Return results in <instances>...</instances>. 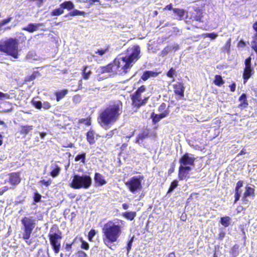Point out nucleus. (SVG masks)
I'll return each instance as SVG.
<instances>
[{
  "mask_svg": "<svg viewBox=\"0 0 257 257\" xmlns=\"http://www.w3.org/2000/svg\"><path fill=\"white\" fill-rule=\"evenodd\" d=\"M123 109L121 102L110 104L101 110L97 118L101 126H110L114 123L122 113Z\"/></svg>",
  "mask_w": 257,
  "mask_h": 257,
  "instance_id": "1",
  "label": "nucleus"
},
{
  "mask_svg": "<svg viewBox=\"0 0 257 257\" xmlns=\"http://www.w3.org/2000/svg\"><path fill=\"white\" fill-rule=\"evenodd\" d=\"M120 222L121 224L109 220L102 228L103 242L111 249H112L111 244L117 241L122 233L123 221L120 220Z\"/></svg>",
  "mask_w": 257,
  "mask_h": 257,
  "instance_id": "2",
  "label": "nucleus"
},
{
  "mask_svg": "<svg viewBox=\"0 0 257 257\" xmlns=\"http://www.w3.org/2000/svg\"><path fill=\"white\" fill-rule=\"evenodd\" d=\"M19 40L16 38H9L0 41V51L15 59L19 57Z\"/></svg>",
  "mask_w": 257,
  "mask_h": 257,
  "instance_id": "3",
  "label": "nucleus"
},
{
  "mask_svg": "<svg viewBox=\"0 0 257 257\" xmlns=\"http://www.w3.org/2000/svg\"><path fill=\"white\" fill-rule=\"evenodd\" d=\"M22 224V238L24 240L29 239L36 225V219L32 216H24L21 220Z\"/></svg>",
  "mask_w": 257,
  "mask_h": 257,
  "instance_id": "4",
  "label": "nucleus"
},
{
  "mask_svg": "<svg viewBox=\"0 0 257 257\" xmlns=\"http://www.w3.org/2000/svg\"><path fill=\"white\" fill-rule=\"evenodd\" d=\"M48 237L54 252L58 253L61 248V239L63 237L61 231L58 227L53 226L50 229Z\"/></svg>",
  "mask_w": 257,
  "mask_h": 257,
  "instance_id": "5",
  "label": "nucleus"
},
{
  "mask_svg": "<svg viewBox=\"0 0 257 257\" xmlns=\"http://www.w3.org/2000/svg\"><path fill=\"white\" fill-rule=\"evenodd\" d=\"M112 63L115 74L118 73L120 75H125L130 71L133 67V64L128 63L123 56L115 58Z\"/></svg>",
  "mask_w": 257,
  "mask_h": 257,
  "instance_id": "6",
  "label": "nucleus"
},
{
  "mask_svg": "<svg viewBox=\"0 0 257 257\" xmlns=\"http://www.w3.org/2000/svg\"><path fill=\"white\" fill-rule=\"evenodd\" d=\"M91 183L92 179L89 175L82 176L74 175L70 184V186L74 189H87L91 186Z\"/></svg>",
  "mask_w": 257,
  "mask_h": 257,
  "instance_id": "7",
  "label": "nucleus"
},
{
  "mask_svg": "<svg viewBox=\"0 0 257 257\" xmlns=\"http://www.w3.org/2000/svg\"><path fill=\"white\" fill-rule=\"evenodd\" d=\"M141 49L139 45H135L129 47L123 54V57L131 64L135 63L141 57Z\"/></svg>",
  "mask_w": 257,
  "mask_h": 257,
  "instance_id": "8",
  "label": "nucleus"
},
{
  "mask_svg": "<svg viewBox=\"0 0 257 257\" xmlns=\"http://www.w3.org/2000/svg\"><path fill=\"white\" fill-rule=\"evenodd\" d=\"M143 175L133 176L124 183L130 192L135 193L142 189V181L144 179Z\"/></svg>",
  "mask_w": 257,
  "mask_h": 257,
  "instance_id": "9",
  "label": "nucleus"
},
{
  "mask_svg": "<svg viewBox=\"0 0 257 257\" xmlns=\"http://www.w3.org/2000/svg\"><path fill=\"white\" fill-rule=\"evenodd\" d=\"M203 17L202 10L198 7H193L192 11L187 13L185 22L188 24H192L194 21L202 22Z\"/></svg>",
  "mask_w": 257,
  "mask_h": 257,
  "instance_id": "10",
  "label": "nucleus"
},
{
  "mask_svg": "<svg viewBox=\"0 0 257 257\" xmlns=\"http://www.w3.org/2000/svg\"><path fill=\"white\" fill-rule=\"evenodd\" d=\"M251 58L249 56L244 60L245 66L243 68L242 72V78L243 83L245 84L248 79L253 75L254 73V69L251 66Z\"/></svg>",
  "mask_w": 257,
  "mask_h": 257,
  "instance_id": "11",
  "label": "nucleus"
},
{
  "mask_svg": "<svg viewBox=\"0 0 257 257\" xmlns=\"http://www.w3.org/2000/svg\"><path fill=\"white\" fill-rule=\"evenodd\" d=\"M74 8V5L70 1H64L59 5V7L54 9L51 12L52 16H59L63 14L64 12V10L66 9L70 11Z\"/></svg>",
  "mask_w": 257,
  "mask_h": 257,
  "instance_id": "12",
  "label": "nucleus"
},
{
  "mask_svg": "<svg viewBox=\"0 0 257 257\" xmlns=\"http://www.w3.org/2000/svg\"><path fill=\"white\" fill-rule=\"evenodd\" d=\"M146 87L145 85H141L133 94L131 95L132 104L134 106L137 107L138 103H139L140 100L142 99L141 94L146 91Z\"/></svg>",
  "mask_w": 257,
  "mask_h": 257,
  "instance_id": "13",
  "label": "nucleus"
},
{
  "mask_svg": "<svg viewBox=\"0 0 257 257\" xmlns=\"http://www.w3.org/2000/svg\"><path fill=\"white\" fill-rule=\"evenodd\" d=\"M245 190L242 195V200L247 201V198L250 197L253 199L255 196V186H250L249 184L246 185L244 188Z\"/></svg>",
  "mask_w": 257,
  "mask_h": 257,
  "instance_id": "14",
  "label": "nucleus"
},
{
  "mask_svg": "<svg viewBox=\"0 0 257 257\" xmlns=\"http://www.w3.org/2000/svg\"><path fill=\"white\" fill-rule=\"evenodd\" d=\"M196 158L194 157H190L188 153H185L179 159L180 165L194 166V162Z\"/></svg>",
  "mask_w": 257,
  "mask_h": 257,
  "instance_id": "15",
  "label": "nucleus"
},
{
  "mask_svg": "<svg viewBox=\"0 0 257 257\" xmlns=\"http://www.w3.org/2000/svg\"><path fill=\"white\" fill-rule=\"evenodd\" d=\"M151 137L150 134V130L149 128H146L139 133L137 137L136 138L135 142L136 143H140L142 142L145 139L149 138Z\"/></svg>",
  "mask_w": 257,
  "mask_h": 257,
  "instance_id": "16",
  "label": "nucleus"
},
{
  "mask_svg": "<svg viewBox=\"0 0 257 257\" xmlns=\"http://www.w3.org/2000/svg\"><path fill=\"white\" fill-rule=\"evenodd\" d=\"M8 182L11 185L16 186L19 184L21 180L20 172H13L9 174Z\"/></svg>",
  "mask_w": 257,
  "mask_h": 257,
  "instance_id": "17",
  "label": "nucleus"
},
{
  "mask_svg": "<svg viewBox=\"0 0 257 257\" xmlns=\"http://www.w3.org/2000/svg\"><path fill=\"white\" fill-rule=\"evenodd\" d=\"M174 93L181 97L184 95L185 86L182 82H177L173 85Z\"/></svg>",
  "mask_w": 257,
  "mask_h": 257,
  "instance_id": "18",
  "label": "nucleus"
},
{
  "mask_svg": "<svg viewBox=\"0 0 257 257\" xmlns=\"http://www.w3.org/2000/svg\"><path fill=\"white\" fill-rule=\"evenodd\" d=\"M98 71L99 73L101 74L105 73H112L113 74H115V70L114 69L112 62L106 66H100L98 69Z\"/></svg>",
  "mask_w": 257,
  "mask_h": 257,
  "instance_id": "19",
  "label": "nucleus"
},
{
  "mask_svg": "<svg viewBox=\"0 0 257 257\" xmlns=\"http://www.w3.org/2000/svg\"><path fill=\"white\" fill-rule=\"evenodd\" d=\"M159 73L160 72H157L156 71L146 70L142 75L141 79L145 81L150 77H157L159 74Z\"/></svg>",
  "mask_w": 257,
  "mask_h": 257,
  "instance_id": "20",
  "label": "nucleus"
},
{
  "mask_svg": "<svg viewBox=\"0 0 257 257\" xmlns=\"http://www.w3.org/2000/svg\"><path fill=\"white\" fill-rule=\"evenodd\" d=\"M95 184L97 186H102L106 183V181L102 174L96 172L94 177Z\"/></svg>",
  "mask_w": 257,
  "mask_h": 257,
  "instance_id": "21",
  "label": "nucleus"
},
{
  "mask_svg": "<svg viewBox=\"0 0 257 257\" xmlns=\"http://www.w3.org/2000/svg\"><path fill=\"white\" fill-rule=\"evenodd\" d=\"M238 101L240 102L238 105V107L241 109L246 108L248 105V103L247 100V95L245 93H242L238 98Z\"/></svg>",
  "mask_w": 257,
  "mask_h": 257,
  "instance_id": "22",
  "label": "nucleus"
},
{
  "mask_svg": "<svg viewBox=\"0 0 257 257\" xmlns=\"http://www.w3.org/2000/svg\"><path fill=\"white\" fill-rule=\"evenodd\" d=\"M81 71L82 78L84 80L88 79L92 74L91 67L88 65L84 66L81 69Z\"/></svg>",
  "mask_w": 257,
  "mask_h": 257,
  "instance_id": "23",
  "label": "nucleus"
},
{
  "mask_svg": "<svg viewBox=\"0 0 257 257\" xmlns=\"http://www.w3.org/2000/svg\"><path fill=\"white\" fill-rule=\"evenodd\" d=\"M41 23H29L27 26L22 28V30L26 31L29 33H33L38 30V28L40 26H42Z\"/></svg>",
  "mask_w": 257,
  "mask_h": 257,
  "instance_id": "24",
  "label": "nucleus"
},
{
  "mask_svg": "<svg viewBox=\"0 0 257 257\" xmlns=\"http://www.w3.org/2000/svg\"><path fill=\"white\" fill-rule=\"evenodd\" d=\"M167 116V112L161 113L159 114H157L155 112H152L151 115V118L154 124L159 122L161 119Z\"/></svg>",
  "mask_w": 257,
  "mask_h": 257,
  "instance_id": "25",
  "label": "nucleus"
},
{
  "mask_svg": "<svg viewBox=\"0 0 257 257\" xmlns=\"http://www.w3.org/2000/svg\"><path fill=\"white\" fill-rule=\"evenodd\" d=\"M21 130L19 131L20 134L26 135L33 130L34 126L32 125H21Z\"/></svg>",
  "mask_w": 257,
  "mask_h": 257,
  "instance_id": "26",
  "label": "nucleus"
},
{
  "mask_svg": "<svg viewBox=\"0 0 257 257\" xmlns=\"http://www.w3.org/2000/svg\"><path fill=\"white\" fill-rule=\"evenodd\" d=\"M173 13L174 15L178 16V18H177V20H178L179 21H181L184 18V16L185 14V11L183 9L174 8Z\"/></svg>",
  "mask_w": 257,
  "mask_h": 257,
  "instance_id": "27",
  "label": "nucleus"
},
{
  "mask_svg": "<svg viewBox=\"0 0 257 257\" xmlns=\"http://www.w3.org/2000/svg\"><path fill=\"white\" fill-rule=\"evenodd\" d=\"M86 140L90 145H93L95 143L94 132L92 130H90L86 134Z\"/></svg>",
  "mask_w": 257,
  "mask_h": 257,
  "instance_id": "28",
  "label": "nucleus"
},
{
  "mask_svg": "<svg viewBox=\"0 0 257 257\" xmlns=\"http://www.w3.org/2000/svg\"><path fill=\"white\" fill-rule=\"evenodd\" d=\"M189 172L184 170L183 165H180L179 167L178 178L180 180H182L188 177Z\"/></svg>",
  "mask_w": 257,
  "mask_h": 257,
  "instance_id": "29",
  "label": "nucleus"
},
{
  "mask_svg": "<svg viewBox=\"0 0 257 257\" xmlns=\"http://www.w3.org/2000/svg\"><path fill=\"white\" fill-rule=\"evenodd\" d=\"M68 91L66 89H64L63 90H61L59 91H57L55 92V95L56 97V100L57 101H59L63 98L65 97V96L68 93Z\"/></svg>",
  "mask_w": 257,
  "mask_h": 257,
  "instance_id": "30",
  "label": "nucleus"
},
{
  "mask_svg": "<svg viewBox=\"0 0 257 257\" xmlns=\"http://www.w3.org/2000/svg\"><path fill=\"white\" fill-rule=\"evenodd\" d=\"M122 215L123 217L128 220H133L136 217L137 215V213L135 211H126L123 212L122 213Z\"/></svg>",
  "mask_w": 257,
  "mask_h": 257,
  "instance_id": "31",
  "label": "nucleus"
},
{
  "mask_svg": "<svg viewBox=\"0 0 257 257\" xmlns=\"http://www.w3.org/2000/svg\"><path fill=\"white\" fill-rule=\"evenodd\" d=\"M85 16V13L84 11H79L78 10H74L67 13L64 16V17H67L68 16L74 17L75 16Z\"/></svg>",
  "mask_w": 257,
  "mask_h": 257,
  "instance_id": "32",
  "label": "nucleus"
},
{
  "mask_svg": "<svg viewBox=\"0 0 257 257\" xmlns=\"http://www.w3.org/2000/svg\"><path fill=\"white\" fill-rule=\"evenodd\" d=\"M109 50V45L105 46L104 48H100L95 51V54H96L95 56H102L106 53H108Z\"/></svg>",
  "mask_w": 257,
  "mask_h": 257,
  "instance_id": "33",
  "label": "nucleus"
},
{
  "mask_svg": "<svg viewBox=\"0 0 257 257\" xmlns=\"http://www.w3.org/2000/svg\"><path fill=\"white\" fill-rule=\"evenodd\" d=\"M230 221H231V218L229 216H226L221 217L220 218V223L224 227H226L229 225Z\"/></svg>",
  "mask_w": 257,
  "mask_h": 257,
  "instance_id": "34",
  "label": "nucleus"
},
{
  "mask_svg": "<svg viewBox=\"0 0 257 257\" xmlns=\"http://www.w3.org/2000/svg\"><path fill=\"white\" fill-rule=\"evenodd\" d=\"M213 83L216 86H220L224 83V81L223 80L221 75H216L214 77Z\"/></svg>",
  "mask_w": 257,
  "mask_h": 257,
  "instance_id": "35",
  "label": "nucleus"
},
{
  "mask_svg": "<svg viewBox=\"0 0 257 257\" xmlns=\"http://www.w3.org/2000/svg\"><path fill=\"white\" fill-rule=\"evenodd\" d=\"M61 170L60 167L57 164L54 165L53 169L50 171V174L53 177H55L58 175Z\"/></svg>",
  "mask_w": 257,
  "mask_h": 257,
  "instance_id": "36",
  "label": "nucleus"
},
{
  "mask_svg": "<svg viewBox=\"0 0 257 257\" xmlns=\"http://www.w3.org/2000/svg\"><path fill=\"white\" fill-rule=\"evenodd\" d=\"M86 153L85 152H82L81 153L78 154L75 157V161L77 162L79 161H81V162L85 164V160H86Z\"/></svg>",
  "mask_w": 257,
  "mask_h": 257,
  "instance_id": "37",
  "label": "nucleus"
},
{
  "mask_svg": "<svg viewBox=\"0 0 257 257\" xmlns=\"http://www.w3.org/2000/svg\"><path fill=\"white\" fill-rule=\"evenodd\" d=\"M79 240L81 242L80 247L84 250H88L89 249L90 246L89 243L84 240L82 237L79 238Z\"/></svg>",
  "mask_w": 257,
  "mask_h": 257,
  "instance_id": "38",
  "label": "nucleus"
},
{
  "mask_svg": "<svg viewBox=\"0 0 257 257\" xmlns=\"http://www.w3.org/2000/svg\"><path fill=\"white\" fill-rule=\"evenodd\" d=\"M231 38H229L225 44L224 45V46L222 47V50L224 52H227V53H230V47H231Z\"/></svg>",
  "mask_w": 257,
  "mask_h": 257,
  "instance_id": "39",
  "label": "nucleus"
},
{
  "mask_svg": "<svg viewBox=\"0 0 257 257\" xmlns=\"http://www.w3.org/2000/svg\"><path fill=\"white\" fill-rule=\"evenodd\" d=\"M74 257H88L87 253L82 249L77 250L74 254Z\"/></svg>",
  "mask_w": 257,
  "mask_h": 257,
  "instance_id": "40",
  "label": "nucleus"
},
{
  "mask_svg": "<svg viewBox=\"0 0 257 257\" xmlns=\"http://www.w3.org/2000/svg\"><path fill=\"white\" fill-rule=\"evenodd\" d=\"M79 123L85 124V125L89 126L91 125V118L88 117L85 118H80L78 120Z\"/></svg>",
  "mask_w": 257,
  "mask_h": 257,
  "instance_id": "41",
  "label": "nucleus"
},
{
  "mask_svg": "<svg viewBox=\"0 0 257 257\" xmlns=\"http://www.w3.org/2000/svg\"><path fill=\"white\" fill-rule=\"evenodd\" d=\"M253 40L251 41V48L254 51H257V32H256L253 37Z\"/></svg>",
  "mask_w": 257,
  "mask_h": 257,
  "instance_id": "42",
  "label": "nucleus"
},
{
  "mask_svg": "<svg viewBox=\"0 0 257 257\" xmlns=\"http://www.w3.org/2000/svg\"><path fill=\"white\" fill-rule=\"evenodd\" d=\"M96 233V231L94 229H91L88 232L87 238L89 241H92L93 238Z\"/></svg>",
  "mask_w": 257,
  "mask_h": 257,
  "instance_id": "43",
  "label": "nucleus"
},
{
  "mask_svg": "<svg viewBox=\"0 0 257 257\" xmlns=\"http://www.w3.org/2000/svg\"><path fill=\"white\" fill-rule=\"evenodd\" d=\"M159 111L161 112V113H164L167 112V115L169 114V111L168 109L166 108V104L165 103H162L158 108Z\"/></svg>",
  "mask_w": 257,
  "mask_h": 257,
  "instance_id": "44",
  "label": "nucleus"
},
{
  "mask_svg": "<svg viewBox=\"0 0 257 257\" xmlns=\"http://www.w3.org/2000/svg\"><path fill=\"white\" fill-rule=\"evenodd\" d=\"M178 186V181L177 180H174L171 183L169 188L168 192H172Z\"/></svg>",
  "mask_w": 257,
  "mask_h": 257,
  "instance_id": "45",
  "label": "nucleus"
},
{
  "mask_svg": "<svg viewBox=\"0 0 257 257\" xmlns=\"http://www.w3.org/2000/svg\"><path fill=\"white\" fill-rule=\"evenodd\" d=\"M134 236H132L127 241V243H126V250H127V253H128L131 249H132V244H133V242L134 241Z\"/></svg>",
  "mask_w": 257,
  "mask_h": 257,
  "instance_id": "46",
  "label": "nucleus"
},
{
  "mask_svg": "<svg viewBox=\"0 0 257 257\" xmlns=\"http://www.w3.org/2000/svg\"><path fill=\"white\" fill-rule=\"evenodd\" d=\"M52 181L51 179H49L47 180L43 179L39 181V183L44 185L46 187L49 186L52 184Z\"/></svg>",
  "mask_w": 257,
  "mask_h": 257,
  "instance_id": "47",
  "label": "nucleus"
},
{
  "mask_svg": "<svg viewBox=\"0 0 257 257\" xmlns=\"http://www.w3.org/2000/svg\"><path fill=\"white\" fill-rule=\"evenodd\" d=\"M217 33L213 32L211 33H206L204 34V37L210 38L212 39H214L217 37Z\"/></svg>",
  "mask_w": 257,
  "mask_h": 257,
  "instance_id": "48",
  "label": "nucleus"
},
{
  "mask_svg": "<svg viewBox=\"0 0 257 257\" xmlns=\"http://www.w3.org/2000/svg\"><path fill=\"white\" fill-rule=\"evenodd\" d=\"M41 195L38 192H35L33 197L34 201L36 202H40L41 201Z\"/></svg>",
  "mask_w": 257,
  "mask_h": 257,
  "instance_id": "49",
  "label": "nucleus"
},
{
  "mask_svg": "<svg viewBox=\"0 0 257 257\" xmlns=\"http://www.w3.org/2000/svg\"><path fill=\"white\" fill-rule=\"evenodd\" d=\"M148 98H149L148 97H145L143 99H141L140 100L139 103H138V105L137 107L139 108L141 106L145 104L146 103Z\"/></svg>",
  "mask_w": 257,
  "mask_h": 257,
  "instance_id": "50",
  "label": "nucleus"
},
{
  "mask_svg": "<svg viewBox=\"0 0 257 257\" xmlns=\"http://www.w3.org/2000/svg\"><path fill=\"white\" fill-rule=\"evenodd\" d=\"M175 73V71L173 68H171L167 72V76L170 78H173Z\"/></svg>",
  "mask_w": 257,
  "mask_h": 257,
  "instance_id": "51",
  "label": "nucleus"
},
{
  "mask_svg": "<svg viewBox=\"0 0 257 257\" xmlns=\"http://www.w3.org/2000/svg\"><path fill=\"white\" fill-rule=\"evenodd\" d=\"M75 240H76V238L73 239V240L71 242L67 243L65 246V248L66 249V250H71L72 247V245L75 243Z\"/></svg>",
  "mask_w": 257,
  "mask_h": 257,
  "instance_id": "52",
  "label": "nucleus"
},
{
  "mask_svg": "<svg viewBox=\"0 0 257 257\" xmlns=\"http://www.w3.org/2000/svg\"><path fill=\"white\" fill-rule=\"evenodd\" d=\"M19 39L20 40L21 43L25 42L27 40V37L25 34L23 33L19 34Z\"/></svg>",
  "mask_w": 257,
  "mask_h": 257,
  "instance_id": "53",
  "label": "nucleus"
},
{
  "mask_svg": "<svg viewBox=\"0 0 257 257\" xmlns=\"http://www.w3.org/2000/svg\"><path fill=\"white\" fill-rule=\"evenodd\" d=\"M34 106L37 109H41L42 107V103L41 101H36L33 102Z\"/></svg>",
  "mask_w": 257,
  "mask_h": 257,
  "instance_id": "54",
  "label": "nucleus"
},
{
  "mask_svg": "<svg viewBox=\"0 0 257 257\" xmlns=\"http://www.w3.org/2000/svg\"><path fill=\"white\" fill-rule=\"evenodd\" d=\"M176 165L174 163H172L171 165V168L169 169L168 174L169 175H171L174 171Z\"/></svg>",
  "mask_w": 257,
  "mask_h": 257,
  "instance_id": "55",
  "label": "nucleus"
},
{
  "mask_svg": "<svg viewBox=\"0 0 257 257\" xmlns=\"http://www.w3.org/2000/svg\"><path fill=\"white\" fill-rule=\"evenodd\" d=\"M36 74L35 73H33L31 75L27 76L26 80H27L28 81H31L34 80L36 78Z\"/></svg>",
  "mask_w": 257,
  "mask_h": 257,
  "instance_id": "56",
  "label": "nucleus"
},
{
  "mask_svg": "<svg viewBox=\"0 0 257 257\" xmlns=\"http://www.w3.org/2000/svg\"><path fill=\"white\" fill-rule=\"evenodd\" d=\"M245 46L246 44L243 40H239L237 45L238 48H243Z\"/></svg>",
  "mask_w": 257,
  "mask_h": 257,
  "instance_id": "57",
  "label": "nucleus"
},
{
  "mask_svg": "<svg viewBox=\"0 0 257 257\" xmlns=\"http://www.w3.org/2000/svg\"><path fill=\"white\" fill-rule=\"evenodd\" d=\"M42 107L45 109H48L51 107V105L48 101H44L42 104Z\"/></svg>",
  "mask_w": 257,
  "mask_h": 257,
  "instance_id": "58",
  "label": "nucleus"
},
{
  "mask_svg": "<svg viewBox=\"0 0 257 257\" xmlns=\"http://www.w3.org/2000/svg\"><path fill=\"white\" fill-rule=\"evenodd\" d=\"M230 90L231 92H234L236 90V84L235 82H232L230 85H229Z\"/></svg>",
  "mask_w": 257,
  "mask_h": 257,
  "instance_id": "59",
  "label": "nucleus"
},
{
  "mask_svg": "<svg viewBox=\"0 0 257 257\" xmlns=\"http://www.w3.org/2000/svg\"><path fill=\"white\" fill-rule=\"evenodd\" d=\"M173 9H174L173 8L172 4L168 5L165 8H163L164 11H165V10H169V11L173 10Z\"/></svg>",
  "mask_w": 257,
  "mask_h": 257,
  "instance_id": "60",
  "label": "nucleus"
},
{
  "mask_svg": "<svg viewBox=\"0 0 257 257\" xmlns=\"http://www.w3.org/2000/svg\"><path fill=\"white\" fill-rule=\"evenodd\" d=\"M113 135H114V131L113 130L110 131L107 134H106L105 138H106L107 139L111 138L112 137V136H113Z\"/></svg>",
  "mask_w": 257,
  "mask_h": 257,
  "instance_id": "61",
  "label": "nucleus"
},
{
  "mask_svg": "<svg viewBox=\"0 0 257 257\" xmlns=\"http://www.w3.org/2000/svg\"><path fill=\"white\" fill-rule=\"evenodd\" d=\"M4 98H9V94L8 93H4L1 91H0V99H3Z\"/></svg>",
  "mask_w": 257,
  "mask_h": 257,
  "instance_id": "62",
  "label": "nucleus"
},
{
  "mask_svg": "<svg viewBox=\"0 0 257 257\" xmlns=\"http://www.w3.org/2000/svg\"><path fill=\"white\" fill-rule=\"evenodd\" d=\"M243 185V180H239L236 184L235 187H238L239 188H241Z\"/></svg>",
  "mask_w": 257,
  "mask_h": 257,
  "instance_id": "63",
  "label": "nucleus"
},
{
  "mask_svg": "<svg viewBox=\"0 0 257 257\" xmlns=\"http://www.w3.org/2000/svg\"><path fill=\"white\" fill-rule=\"evenodd\" d=\"M240 197V194H235L234 203H236L239 200Z\"/></svg>",
  "mask_w": 257,
  "mask_h": 257,
  "instance_id": "64",
  "label": "nucleus"
}]
</instances>
